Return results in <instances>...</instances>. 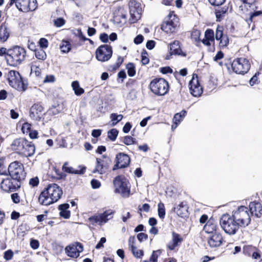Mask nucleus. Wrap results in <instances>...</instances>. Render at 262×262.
I'll return each mask as SVG.
<instances>
[{"instance_id":"1","label":"nucleus","mask_w":262,"mask_h":262,"mask_svg":"<svg viewBox=\"0 0 262 262\" xmlns=\"http://www.w3.org/2000/svg\"><path fill=\"white\" fill-rule=\"evenodd\" d=\"M62 194V189L57 184H49L40 193L38 201L41 205L49 206L57 202Z\"/></svg>"},{"instance_id":"2","label":"nucleus","mask_w":262,"mask_h":262,"mask_svg":"<svg viewBox=\"0 0 262 262\" xmlns=\"http://www.w3.org/2000/svg\"><path fill=\"white\" fill-rule=\"evenodd\" d=\"M11 148L17 154L26 157L32 156L35 151L34 144L23 138L14 140L11 144Z\"/></svg>"},{"instance_id":"3","label":"nucleus","mask_w":262,"mask_h":262,"mask_svg":"<svg viewBox=\"0 0 262 262\" xmlns=\"http://www.w3.org/2000/svg\"><path fill=\"white\" fill-rule=\"evenodd\" d=\"M26 55V52L24 48L16 46L8 50L6 59L10 66L16 67L21 64L25 60Z\"/></svg>"},{"instance_id":"4","label":"nucleus","mask_w":262,"mask_h":262,"mask_svg":"<svg viewBox=\"0 0 262 262\" xmlns=\"http://www.w3.org/2000/svg\"><path fill=\"white\" fill-rule=\"evenodd\" d=\"M231 215L240 227H246L251 223V215L248 208L245 206H239L232 211Z\"/></svg>"},{"instance_id":"5","label":"nucleus","mask_w":262,"mask_h":262,"mask_svg":"<svg viewBox=\"0 0 262 262\" xmlns=\"http://www.w3.org/2000/svg\"><path fill=\"white\" fill-rule=\"evenodd\" d=\"M220 223L224 231L230 235L235 234L240 227L233 217L229 214H223L220 219Z\"/></svg>"},{"instance_id":"6","label":"nucleus","mask_w":262,"mask_h":262,"mask_svg":"<svg viewBox=\"0 0 262 262\" xmlns=\"http://www.w3.org/2000/svg\"><path fill=\"white\" fill-rule=\"evenodd\" d=\"M151 91L156 95L163 96L169 90L168 83L163 78H156L149 84Z\"/></svg>"},{"instance_id":"7","label":"nucleus","mask_w":262,"mask_h":262,"mask_svg":"<svg viewBox=\"0 0 262 262\" xmlns=\"http://www.w3.org/2000/svg\"><path fill=\"white\" fill-rule=\"evenodd\" d=\"M8 172L13 180H21L25 179L24 166L20 162L15 161L11 163L8 167Z\"/></svg>"},{"instance_id":"8","label":"nucleus","mask_w":262,"mask_h":262,"mask_svg":"<svg viewBox=\"0 0 262 262\" xmlns=\"http://www.w3.org/2000/svg\"><path fill=\"white\" fill-rule=\"evenodd\" d=\"M178 18L173 12H170L163 23L161 29L167 33H172L175 32L178 26Z\"/></svg>"},{"instance_id":"9","label":"nucleus","mask_w":262,"mask_h":262,"mask_svg":"<svg viewBox=\"0 0 262 262\" xmlns=\"http://www.w3.org/2000/svg\"><path fill=\"white\" fill-rule=\"evenodd\" d=\"M233 71L238 74H244L248 72L250 68V64L245 58H237L232 63Z\"/></svg>"},{"instance_id":"10","label":"nucleus","mask_w":262,"mask_h":262,"mask_svg":"<svg viewBox=\"0 0 262 262\" xmlns=\"http://www.w3.org/2000/svg\"><path fill=\"white\" fill-rule=\"evenodd\" d=\"M7 79L9 85L17 90H21L23 88V82L19 73L11 70L8 72Z\"/></svg>"},{"instance_id":"11","label":"nucleus","mask_w":262,"mask_h":262,"mask_svg":"<svg viewBox=\"0 0 262 262\" xmlns=\"http://www.w3.org/2000/svg\"><path fill=\"white\" fill-rule=\"evenodd\" d=\"M114 213V212L111 209L106 210L102 213L90 216L88 219V220L92 225H94L96 223L101 225L103 223H106L109 220L112 219L113 217L112 215Z\"/></svg>"},{"instance_id":"12","label":"nucleus","mask_w":262,"mask_h":262,"mask_svg":"<svg viewBox=\"0 0 262 262\" xmlns=\"http://www.w3.org/2000/svg\"><path fill=\"white\" fill-rule=\"evenodd\" d=\"M112 55V47L107 45L100 46L96 51V57L98 60L104 62L108 60Z\"/></svg>"},{"instance_id":"13","label":"nucleus","mask_w":262,"mask_h":262,"mask_svg":"<svg viewBox=\"0 0 262 262\" xmlns=\"http://www.w3.org/2000/svg\"><path fill=\"white\" fill-rule=\"evenodd\" d=\"M128 5L130 15V22L135 23L141 17L142 9L140 4L137 2L132 0L129 2Z\"/></svg>"},{"instance_id":"14","label":"nucleus","mask_w":262,"mask_h":262,"mask_svg":"<svg viewBox=\"0 0 262 262\" xmlns=\"http://www.w3.org/2000/svg\"><path fill=\"white\" fill-rule=\"evenodd\" d=\"M16 7L23 12L33 11L37 8V2L36 0H17Z\"/></svg>"},{"instance_id":"15","label":"nucleus","mask_w":262,"mask_h":262,"mask_svg":"<svg viewBox=\"0 0 262 262\" xmlns=\"http://www.w3.org/2000/svg\"><path fill=\"white\" fill-rule=\"evenodd\" d=\"M115 192L121 194L124 198L128 197L130 194V186L129 181H113Z\"/></svg>"},{"instance_id":"16","label":"nucleus","mask_w":262,"mask_h":262,"mask_svg":"<svg viewBox=\"0 0 262 262\" xmlns=\"http://www.w3.org/2000/svg\"><path fill=\"white\" fill-rule=\"evenodd\" d=\"M67 255L73 258H77L80 253L83 250V247L81 243L76 242L71 245L67 246L65 248Z\"/></svg>"},{"instance_id":"17","label":"nucleus","mask_w":262,"mask_h":262,"mask_svg":"<svg viewBox=\"0 0 262 262\" xmlns=\"http://www.w3.org/2000/svg\"><path fill=\"white\" fill-rule=\"evenodd\" d=\"M191 94L194 97H199L203 93L202 87L200 85L198 77L196 75H193L191 80L189 83Z\"/></svg>"},{"instance_id":"18","label":"nucleus","mask_w":262,"mask_h":262,"mask_svg":"<svg viewBox=\"0 0 262 262\" xmlns=\"http://www.w3.org/2000/svg\"><path fill=\"white\" fill-rule=\"evenodd\" d=\"M248 208L251 216L253 215L257 218L262 216V204L260 201L254 200L250 202Z\"/></svg>"},{"instance_id":"19","label":"nucleus","mask_w":262,"mask_h":262,"mask_svg":"<svg viewBox=\"0 0 262 262\" xmlns=\"http://www.w3.org/2000/svg\"><path fill=\"white\" fill-rule=\"evenodd\" d=\"M116 164L115 165L113 170L117 168H122L127 167L130 162L129 156L124 153H119L116 157Z\"/></svg>"},{"instance_id":"20","label":"nucleus","mask_w":262,"mask_h":262,"mask_svg":"<svg viewBox=\"0 0 262 262\" xmlns=\"http://www.w3.org/2000/svg\"><path fill=\"white\" fill-rule=\"evenodd\" d=\"M208 238V244L211 248H216L221 246L225 242L222 234L219 232L211 234Z\"/></svg>"},{"instance_id":"21","label":"nucleus","mask_w":262,"mask_h":262,"mask_svg":"<svg viewBox=\"0 0 262 262\" xmlns=\"http://www.w3.org/2000/svg\"><path fill=\"white\" fill-rule=\"evenodd\" d=\"M44 115L43 107L39 104H34L30 108V116L35 121H40Z\"/></svg>"},{"instance_id":"22","label":"nucleus","mask_w":262,"mask_h":262,"mask_svg":"<svg viewBox=\"0 0 262 262\" xmlns=\"http://www.w3.org/2000/svg\"><path fill=\"white\" fill-rule=\"evenodd\" d=\"M183 242V238L182 236L179 233L172 231L171 240L166 245V248L169 251L174 250L175 248L179 247Z\"/></svg>"},{"instance_id":"23","label":"nucleus","mask_w":262,"mask_h":262,"mask_svg":"<svg viewBox=\"0 0 262 262\" xmlns=\"http://www.w3.org/2000/svg\"><path fill=\"white\" fill-rule=\"evenodd\" d=\"M20 181H1V188L6 192L16 191L20 186Z\"/></svg>"},{"instance_id":"24","label":"nucleus","mask_w":262,"mask_h":262,"mask_svg":"<svg viewBox=\"0 0 262 262\" xmlns=\"http://www.w3.org/2000/svg\"><path fill=\"white\" fill-rule=\"evenodd\" d=\"M85 167L79 166L78 169H75L73 167L70 166L68 162H65L62 167L63 171L70 173L75 174H82L85 171Z\"/></svg>"},{"instance_id":"25","label":"nucleus","mask_w":262,"mask_h":262,"mask_svg":"<svg viewBox=\"0 0 262 262\" xmlns=\"http://www.w3.org/2000/svg\"><path fill=\"white\" fill-rule=\"evenodd\" d=\"M204 231L209 234H213L216 233L219 229L217 223L215 220L211 217L207 222L203 228Z\"/></svg>"},{"instance_id":"26","label":"nucleus","mask_w":262,"mask_h":262,"mask_svg":"<svg viewBox=\"0 0 262 262\" xmlns=\"http://www.w3.org/2000/svg\"><path fill=\"white\" fill-rule=\"evenodd\" d=\"M189 207L187 206L186 202H182L177 207H175L174 210L178 215L181 217L184 218L188 216V209Z\"/></svg>"},{"instance_id":"27","label":"nucleus","mask_w":262,"mask_h":262,"mask_svg":"<svg viewBox=\"0 0 262 262\" xmlns=\"http://www.w3.org/2000/svg\"><path fill=\"white\" fill-rule=\"evenodd\" d=\"M10 36V30L5 23L0 26V41L4 42L7 40Z\"/></svg>"},{"instance_id":"28","label":"nucleus","mask_w":262,"mask_h":262,"mask_svg":"<svg viewBox=\"0 0 262 262\" xmlns=\"http://www.w3.org/2000/svg\"><path fill=\"white\" fill-rule=\"evenodd\" d=\"M69 204L64 203L58 206V209L60 210V216L63 219H68L71 216V212L68 209L69 208Z\"/></svg>"},{"instance_id":"29","label":"nucleus","mask_w":262,"mask_h":262,"mask_svg":"<svg viewBox=\"0 0 262 262\" xmlns=\"http://www.w3.org/2000/svg\"><path fill=\"white\" fill-rule=\"evenodd\" d=\"M170 51L171 55H181L182 51L180 48V42L178 40L174 41L172 43L169 44Z\"/></svg>"},{"instance_id":"30","label":"nucleus","mask_w":262,"mask_h":262,"mask_svg":"<svg viewBox=\"0 0 262 262\" xmlns=\"http://www.w3.org/2000/svg\"><path fill=\"white\" fill-rule=\"evenodd\" d=\"M97 165L95 169L93 170V173L98 172L100 174H102L106 169V165H103V160L100 158H97Z\"/></svg>"},{"instance_id":"31","label":"nucleus","mask_w":262,"mask_h":262,"mask_svg":"<svg viewBox=\"0 0 262 262\" xmlns=\"http://www.w3.org/2000/svg\"><path fill=\"white\" fill-rule=\"evenodd\" d=\"M186 113V111L183 110L180 113L176 114L173 118V123L179 124L184 118Z\"/></svg>"},{"instance_id":"32","label":"nucleus","mask_w":262,"mask_h":262,"mask_svg":"<svg viewBox=\"0 0 262 262\" xmlns=\"http://www.w3.org/2000/svg\"><path fill=\"white\" fill-rule=\"evenodd\" d=\"M72 87L75 94L77 96H80L84 93V90L80 88L78 81H74L72 83Z\"/></svg>"},{"instance_id":"33","label":"nucleus","mask_w":262,"mask_h":262,"mask_svg":"<svg viewBox=\"0 0 262 262\" xmlns=\"http://www.w3.org/2000/svg\"><path fill=\"white\" fill-rule=\"evenodd\" d=\"M122 115H118L116 113H112L110 115V119L112 122V126H115L119 122L123 119Z\"/></svg>"},{"instance_id":"34","label":"nucleus","mask_w":262,"mask_h":262,"mask_svg":"<svg viewBox=\"0 0 262 262\" xmlns=\"http://www.w3.org/2000/svg\"><path fill=\"white\" fill-rule=\"evenodd\" d=\"M35 56L39 60H45L47 58L45 51L41 48L34 50Z\"/></svg>"},{"instance_id":"35","label":"nucleus","mask_w":262,"mask_h":262,"mask_svg":"<svg viewBox=\"0 0 262 262\" xmlns=\"http://www.w3.org/2000/svg\"><path fill=\"white\" fill-rule=\"evenodd\" d=\"M162 253L161 250L154 251L149 260H144L143 262H157L158 256Z\"/></svg>"},{"instance_id":"36","label":"nucleus","mask_w":262,"mask_h":262,"mask_svg":"<svg viewBox=\"0 0 262 262\" xmlns=\"http://www.w3.org/2000/svg\"><path fill=\"white\" fill-rule=\"evenodd\" d=\"M158 216L161 219H163L165 216V208L164 204L160 202L158 205Z\"/></svg>"},{"instance_id":"37","label":"nucleus","mask_w":262,"mask_h":262,"mask_svg":"<svg viewBox=\"0 0 262 262\" xmlns=\"http://www.w3.org/2000/svg\"><path fill=\"white\" fill-rule=\"evenodd\" d=\"M256 247L251 245H246L243 247V253L244 254L250 256L254 250H257Z\"/></svg>"},{"instance_id":"38","label":"nucleus","mask_w":262,"mask_h":262,"mask_svg":"<svg viewBox=\"0 0 262 262\" xmlns=\"http://www.w3.org/2000/svg\"><path fill=\"white\" fill-rule=\"evenodd\" d=\"M60 48L62 52L68 53L71 50L70 43L67 41L63 40L60 45Z\"/></svg>"},{"instance_id":"39","label":"nucleus","mask_w":262,"mask_h":262,"mask_svg":"<svg viewBox=\"0 0 262 262\" xmlns=\"http://www.w3.org/2000/svg\"><path fill=\"white\" fill-rule=\"evenodd\" d=\"M128 75L130 77L134 76L136 74L135 66L133 63H128L126 66Z\"/></svg>"},{"instance_id":"40","label":"nucleus","mask_w":262,"mask_h":262,"mask_svg":"<svg viewBox=\"0 0 262 262\" xmlns=\"http://www.w3.org/2000/svg\"><path fill=\"white\" fill-rule=\"evenodd\" d=\"M118 135V131L116 128H113L107 132V137L112 141H115Z\"/></svg>"},{"instance_id":"41","label":"nucleus","mask_w":262,"mask_h":262,"mask_svg":"<svg viewBox=\"0 0 262 262\" xmlns=\"http://www.w3.org/2000/svg\"><path fill=\"white\" fill-rule=\"evenodd\" d=\"M8 173V168L5 165V159L0 158V174L7 176Z\"/></svg>"},{"instance_id":"42","label":"nucleus","mask_w":262,"mask_h":262,"mask_svg":"<svg viewBox=\"0 0 262 262\" xmlns=\"http://www.w3.org/2000/svg\"><path fill=\"white\" fill-rule=\"evenodd\" d=\"M150 206L148 204L145 203L142 206L139 205L138 207V213L142 216V212H148L149 211Z\"/></svg>"},{"instance_id":"43","label":"nucleus","mask_w":262,"mask_h":262,"mask_svg":"<svg viewBox=\"0 0 262 262\" xmlns=\"http://www.w3.org/2000/svg\"><path fill=\"white\" fill-rule=\"evenodd\" d=\"M123 143L126 145H130L136 143V139L130 136H125L123 140Z\"/></svg>"},{"instance_id":"44","label":"nucleus","mask_w":262,"mask_h":262,"mask_svg":"<svg viewBox=\"0 0 262 262\" xmlns=\"http://www.w3.org/2000/svg\"><path fill=\"white\" fill-rule=\"evenodd\" d=\"M205 38L210 40L211 42L214 40V32L211 29H207L205 33Z\"/></svg>"},{"instance_id":"45","label":"nucleus","mask_w":262,"mask_h":262,"mask_svg":"<svg viewBox=\"0 0 262 262\" xmlns=\"http://www.w3.org/2000/svg\"><path fill=\"white\" fill-rule=\"evenodd\" d=\"M201 32L199 30H194L191 34V39L195 42H198L200 40Z\"/></svg>"},{"instance_id":"46","label":"nucleus","mask_w":262,"mask_h":262,"mask_svg":"<svg viewBox=\"0 0 262 262\" xmlns=\"http://www.w3.org/2000/svg\"><path fill=\"white\" fill-rule=\"evenodd\" d=\"M243 2L244 7L248 9V7L251 8L253 9L254 7V3L256 0H241Z\"/></svg>"},{"instance_id":"47","label":"nucleus","mask_w":262,"mask_h":262,"mask_svg":"<svg viewBox=\"0 0 262 262\" xmlns=\"http://www.w3.org/2000/svg\"><path fill=\"white\" fill-rule=\"evenodd\" d=\"M130 250L133 255L137 258H141L144 255L143 251L142 250H138L137 247L135 248L133 250Z\"/></svg>"},{"instance_id":"48","label":"nucleus","mask_w":262,"mask_h":262,"mask_svg":"<svg viewBox=\"0 0 262 262\" xmlns=\"http://www.w3.org/2000/svg\"><path fill=\"white\" fill-rule=\"evenodd\" d=\"M136 238L135 236H130L128 239V246L130 250L135 249L136 247Z\"/></svg>"},{"instance_id":"49","label":"nucleus","mask_w":262,"mask_h":262,"mask_svg":"<svg viewBox=\"0 0 262 262\" xmlns=\"http://www.w3.org/2000/svg\"><path fill=\"white\" fill-rule=\"evenodd\" d=\"M65 20L61 17L54 20V24L57 27H61L65 24Z\"/></svg>"},{"instance_id":"50","label":"nucleus","mask_w":262,"mask_h":262,"mask_svg":"<svg viewBox=\"0 0 262 262\" xmlns=\"http://www.w3.org/2000/svg\"><path fill=\"white\" fill-rule=\"evenodd\" d=\"M31 124L28 122L24 123L21 127V130L24 134H28L31 130Z\"/></svg>"},{"instance_id":"51","label":"nucleus","mask_w":262,"mask_h":262,"mask_svg":"<svg viewBox=\"0 0 262 262\" xmlns=\"http://www.w3.org/2000/svg\"><path fill=\"white\" fill-rule=\"evenodd\" d=\"M219 40H220L219 45L221 47H225L229 43V39L227 35H224Z\"/></svg>"},{"instance_id":"52","label":"nucleus","mask_w":262,"mask_h":262,"mask_svg":"<svg viewBox=\"0 0 262 262\" xmlns=\"http://www.w3.org/2000/svg\"><path fill=\"white\" fill-rule=\"evenodd\" d=\"M13 252L11 250H8L4 252V258L6 260H9L13 258Z\"/></svg>"},{"instance_id":"53","label":"nucleus","mask_w":262,"mask_h":262,"mask_svg":"<svg viewBox=\"0 0 262 262\" xmlns=\"http://www.w3.org/2000/svg\"><path fill=\"white\" fill-rule=\"evenodd\" d=\"M31 73H34L36 76H39L40 74V70L38 67L32 63L31 67Z\"/></svg>"},{"instance_id":"54","label":"nucleus","mask_w":262,"mask_h":262,"mask_svg":"<svg viewBox=\"0 0 262 262\" xmlns=\"http://www.w3.org/2000/svg\"><path fill=\"white\" fill-rule=\"evenodd\" d=\"M39 44L40 46V48H47L48 47V41L47 39L45 38H41L39 39Z\"/></svg>"},{"instance_id":"55","label":"nucleus","mask_w":262,"mask_h":262,"mask_svg":"<svg viewBox=\"0 0 262 262\" xmlns=\"http://www.w3.org/2000/svg\"><path fill=\"white\" fill-rule=\"evenodd\" d=\"M224 35H223L222 28L221 27H217L216 30L215 39L219 40Z\"/></svg>"},{"instance_id":"56","label":"nucleus","mask_w":262,"mask_h":262,"mask_svg":"<svg viewBox=\"0 0 262 262\" xmlns=\"http://www.w3.org/2000/svg\"><path fill=\"white\" fill-rule=\"evenodd\" d=\"M137 237L140 242L148 239V235L145 233L141 232L137 234Z\"/></svg>"},{"instance_id":"57","label":"nucleus","mask_w":262,"mask_h":262,"mask_svg":"<svg viewBox=\"0 0 262 262\" xmlns=\"http://www.w3.org/2000/svg\"><path fill=\"white\" fill-rule=\"evenodd\" d=\"M30 246L34 250L38 249L39 246V243L37 239H31L30 241Z\"/></svg>"},{"instance_id":"58","label":"nucleus","mask_w":262,"mask_h":262,"mask_svg":"<svg viewBox=\"0 0 262 262\" xmlns=\"http://www.w3.org/2000/svg\"><path fill=\"white\" fill-rule=\"evenodd\" d=\"M210 4L214 6H219L222 5L225 0H208Z\"/></svg>"},{"instance_id":"59","label":"nucleus","mask_w":262,"mask_h":262,"mask_svg":"<svg viewBox=\"0 0 262 262\" xmlns=\"http://www.w3.org/2000/svg\"><path fill=\"white\" fill-rule=\"evenodd\" d=\"M262 14L261 11H257L250 13L249 20L251 21H253L254 18Z\"/></svg>"},{"instance_id":"60","label":"nucleus","mask_w":262,"mask_h":262,"mask_svg":"<svg viewBox=\"0 0 262 262\" xmlns=\"http://www.w3.org/2000/svg\"><path fill=\"white\" fill-rule=\"evenodd\" d=\"M106 238L105 237H101L100 238V241L98 242V243L96 245L95 248L97 249H99L102 247H103V244L106 242Z\"/></svg>"},{"instance_id":"61","label":"nucleus","mask_w":262,"mask_h":262,"mask_svg":"<svg viewBox=\"0 0 262 262\" xmlns=\"http://www.w3.org/2000/svg\"><path fill=\"white\" fill-rule=\"evenodd\" d=\"M226 12V11L224 10H217L215 12L216 20L217 21H220L222 18L223 15H224Z\"/></svg>"},{"instance_id":"62","label":"nucleus","mask_w":262,"mask_h":262,"mask_svg":"<svg viewBox=\"0 0 262 262\" xmlns=\"http://www.w3.org/2000/svg\"><path fill=\"white\" fill-rule=\"evenodd\" d=\"M11 199L13 202L15 204H17L20 202V197L17 193L12 194Z\"/></svg>"},{"instance_id":"63","label":"nucleus","mask_w":262,"mask_h":262,"mask_svg":"<svg viewBox=\"0 0 262 262\" xmlns=\"http://www.w3.org/2000/svg\"><path fill=\"white\" fill-rule=\"evenodd\" d=\"M144 39V37L142 35H138L137 36L134 40V42L136 45L141 43Z\"/></svg>"},{"instance_id":"64","label":"nucleus","mask_w":262,"mask_h":262,"mask_svg":"<svg viewBox=\"0 0 262 262\" xmlns=\"http://www.w3.org/2000/svg\"><path fill=\"white\" fill-rule=\"evenodd\" d=\"M55 81V77L52 75H47L43 80L44 83L52 82Z\"/></svg>"}]
</instances>
